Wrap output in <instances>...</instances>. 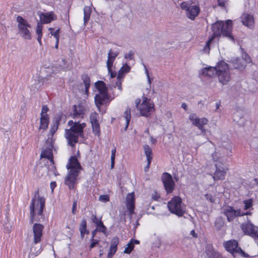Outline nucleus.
I'll use <instances>...</instances> for the list:
<instances>
[{
    "instance_id": "obj_53",
    "label": "nucleus",
    "mask_w": 258,
    "mask_h": 258,
    "mask_svg": "<svg viewBox=\"0 0 258 258\" xmlns=\"http://www.w3.org/2000/svg\"><path fill=\"white\" fill-rule=\"evenodd\" d=\"M121 80L122 79H117V81H116V82L115 83L116 87H117L118 88V89L120 90H122Z\"/></svg>"
},
{
    "instance_id": "obj_12",
    "label": "nucleus",
    "mask_w": 258,
    "mask_h": 258,
    "mask_svg": "<svg viewBox=\"0 0 258 258\" xmlns=\"http://www.w3.org/2000/svg\"><path fill=\"white\" fill-rule=\"evenodd\" d=\"M223 213L226 216L228 221H232L238 216H243L240 209L235 210L233 207L227 206L223 209Z\"/></svg>"
},
{
    "instance_id": "obj_33",
    "label": "nucleus",
    "mask_w": 258,
    "mask_h": 258,
    "mask_svg": "<svg viewBox=\"0 0 258 258\" xmlns=\"http://www.w3.org/2000/svg\"><path fill=\"white\" fill-rule=\"evenodd\" d=\"M215 227L216 230H220L223 227L224 224V219L222 217H219L216 218L215 221Z\"/></svg>"
},
{
    "instance_id": "obj_64",
    "label": "nucleus",
    "mask_w": 258,
    "mask_h": 258,
    "mask_svg": "<svg viewBox=\"0 0 258 258\" xmlns=\"http://www.w3.org/2000/svg\"><path fill=\"white\" fill-rule=\"evenodd\" d=\"M181 107L184 109L185 110H186L187 109V106L185 103H183L181 104Z\"/></svg>"
},
{
    "instance_id": "obj_47",
    "label": "nucleus",
    "mask_w": 258,
    "mask_h": 258,
    "mask_svg": "<svg viewBox=\"0 0 258 258\" xmlns=\"http://www.w3.org/2000/svg\"><path fill=\"white\" fill-rule=\"evenodd\" d=\"M62 117V113H60L58 114H57L54 118V124H56V125H58L60 120H61Z\"/></svg>"
},
{
    "instance_id": "obj_32",
    "label": "nucleus",
    "mask_w": 258,
    "mask_h": 258,
    "mask_svg": "<svg viewBox=\"0 0 258 258\" xmlns=\"http://www.w3.org/2000/svg\"><path fill=\"white\" fill-rule=\"evenodd\" d=\"M87 229V221L86 220L84 219L82 220L79 227V230L80 232L81 237L82 239L84 237V235Z\"/></svg>"
},
{
    "instance_id": "obj_15",
    "label": "nucleus",
    "mask_w": 258,
    "mask_h": 258,
    "mask_svg": "<svg viewBox=\"0 0 258 258\" xmlns=\"http://www.w3.org/2000/svg\"><path fill=\"white\" fill-rule=\"evenodd\" d=\"M94 101L96 106L99 108L100 106L109 102V96L108 94H97L94 97Z\"/></svg>"
},
{
    "instance_id": "obj_4",
    "label": "nucleus",
    "mask_w": 258,
    "mask_h": 258,
    "mask_svg": "<svg viewBox=\"0 0 258 258\" xmlns=\"http://www.w3.org/2000/svg\"><path fill=\"white\" fill-rule=\"evenodd\" d=\"M45 199L44 197H41L39 190H37L34 193L30 205V222H41V219H43V209L45 208Z\"/></svg>"
},
{
    "instance_id": "obj_24",
    "label": "nucleus",
    "mask_w": 258,
    "mask_h": 258,
    "mask_svg": "<svg viewBox=\"0 0 258 258\" xmlns=\"http://www.w3.org/2000/svg\"><path fill=\"white\" fill-rule=\"evenodd\" d=\"M118 243L119 239L118 237H114L112 238L109 251L108 253L107 258H112L113 255L115 254L117 250V246Z\"/></svg>"
},
{
    "instance_id": "obj_42",
    "label": "nucleus",
    "mask_w": 258,
    "mask_h": 258,
    "mask_svg": "<svg viewBox=\"0 0 258 258\" xmlns=\"http://www.w3.org/2000/svg\"><path fill=\"white\" fill-rule=\"evenodd\" d=\"M244 210H247L252 206V201L251 199H249L244 201Z\"/></svg>"
},
{
    "instance_id": "obj_40",
    "label": "nucleus",
    "mask_w": 258,
    "mask_h": 258,
    "mask_svg": "<svg viewBox=\"0 0 258 258\" xmlns=\"http://www.w3.org/2000/svg\"><path fill=\"white\" fill-rule=\"evenodd\" d=\"M58 125H56V124L54 123V124L51 126L50 133L48 135V138H52V139H53V136L54 134L55 133V132L57 131Z\"/></svg>"
},
{
    "instance_id": "obj_25",
    "label": "nucleus",
    "mask_w": 258,
    "mask_h": 258,
    "mask_svg": "<svg viewBox=\"0 0 258 258\" xmlns=\"http://www.w3.org/2000/svg\"><path fill=\"white\" fill-rule=\"evenodd\" d=\"M200 9L198 7L192 6L188 8V11L186 12V16L189 19L194 20L198 15Z\"/></svg>"
},
{
    "instance_id": "obj_31",
    "label": "nucleus",
    "mask_w": 258,
    "mask_h": 258,
    "mask_svg": "<svg viewBox=\"0 0 258 258\" xmlns=\"http://www.w3.org/2000/svg\"><path fill=\"white\" fill-rule=\"evenodd\" d=\"M48 123L49 117L41 116L39 130H42L43 131L45 130L48 127Z\"/></svg>"
},
{
    "instance_id": "obj_41",
    "label": "nucleus",
    "mask_w": 258,
    "mask_h": 258,
    "mask_svg": "<svg viewBox=\"0 0 258 258\" xmlns=\"http://www.w3.org/2000/svg\"><path fill=\"white\" fill-rule=\"evenodd\" d=\"M49 31H50V34L53 36L55 39H59V29H57L56 30H55L54 29L52 28H49Z\"/></svg>"
},
{
    "instance_id": "obj_50",
    "label": "nucleus",
    "mask_w": 258,
    "mask_h": 258,
    "mask_svg": "<svg viewBox=\"0 0 258 258\" xmlns=\"http://www.w3.org/2000/svg\"><path fill=\"white\" fill-rule=\"evenodd\" d=\"M205 197L207 200L210 201L211 203L215 202V199L211 194H207L205 195Z\"/></svg>"
},
{
    "instance_id": "obj_1",
    "label": "nucleus",
    "mask_w": 258,
    "mask_h": 258,
    "mask_svg": "<svg viewBox=\"0 0 258 258\" xmlns=\"http://www.w3.org/2000/svg\"><path fill=\"white\" fill-rule=\"evenodd\" d=\"M53 143V139L48 138L42 148L40 154V166L37 167V169L38 170V176L39 177L58 175L53 160L52 153Z\"/></svg>"
},
{
    "instance_id": "obj_36",
    "label": "nucleus",
    "mask_w": 258,
    "mask_h": 258,
    "mask_svg": "<svg viewBox=\"0 0 258 258\" xmlns=\"http://www.w3.org/2000/svg\"><path fill=\"white\" fill-rule=\"evenodd\" d=\"M235 257L236 256V254H239L240 256L244 257H249V255L245 253L240 247L237 248L236 250H235Z\"/></svg>"
},
{
    "instance_id": "obj_3",
    "label": "nucleus",
    "mask_w": 258,
    "mask_h": 258,
    "mask_svg": "<svg viewBox=\"0 0 258 258\" xmlns=\"http://www.w3.org/2000/svg\"><path fill=\"white\" fill-rule=\"evenodd\" d=\"M202 73L210 78L218 76L219 82L223 85L227 84L230 80L228 64L224 61L219 62L215 67L203 69Z\"/></svg>"
},
{
    "instance_id": "obj_6",
    "label": "nucleus",
    "mask_w": 258,
    "mask_h": 258,
    "mask_svg": "<svg viewBox=\"0 0 258 258\" xmlns=\"http://www.w3.org/2000/svg\"><path fill=\"white\" fill-rule=\"evenodd\" d=\"M68 125L70 126L68 129H66V138L68 140V144L70 146L74 147L75 144L78 143L77 135L81 130H84L86 126L85 123H80V121H73L70 120Z\"/></svg>"
},
{
    "instance_id": "obj_63",
    "label": "nucleus",
    "mask_w": 258,
    "mask_h": 258,
    "mask_svg": "<svg viewBox=\"0 0 258 258\" xmlns=\"http://www.w3.org/2000/svg\"><path fill=\"white\" fill-rule=\"evenodd\" d=\"M140 102H141V100L140 99H137L135 101V103H136V106L137 108H140V106H139V104L140 103Z\"/></svg>"
},
{
    "instance_id": "obj_29",
    "label": "nucleus",
    "mask_w": 258,
    "mask_h": 258,
    "mask_svg": "<svg viewBox=\"0 0 258 258\" xmlns=\"http://www.w3.org/2000/svg\"><path fill=\"white\" fill-rule=\"evenodd\" d=\"M232 62L234 69L241 70L244 69L245 66L244 60L243 59L237 58L234 59Z\"/></svg>"
},
{
    "instance_id": "obj_8",
    "label": "nucleus",
    "mask_w": 258,
    "mask_h": 258,
    "mask_svg": "<svg viewBox=\"0 0 258 258\" xmlns=\"http://www.w3.org/2000/svg\"><path fill=\"white\" fill-rule=\"evenodd\" d=\"M182 200L178 196H175L168 202L169 211L178 217H181L185 213V210L181 207Z\"/></svg>"
},
{
    "instance_id": "obj_22",
    "label": "nucleus",
    "mask_w": 258,
    "mask_h": 258,
    "mask_svg": "<svg viewBox=\"0 0 258 258\" xmlns=\"http://www.w3.org/2000/svg\"><path fill=\"white\" fill-rule=\"evenodd\" d=\"M241 21L242 24L249 28L253 26L254 20L253 17L248 14H243L241 17Z\"/></svg>"
},
{
    "instance_id": "obj_9",
    "label": "nucleus",
    "mask_w": 258,
    "mask_h": 258,
    "mask_svg": "<svg viewBox=\"0 0 258 258\" xmlns=\"http://www.w3.org/2000/svg\"><path fill=\"white\" fill-rule=\"evenodd\" d=\"M16 20L18 22V29L20 35L25 39H31V35L29 30V28L31 27V25L20 16H17Z\"/></svg>"
},
{
    "instance_id": "obj_11",
    "label": "nucleus",
    "mask_w": 258,
    "mask_h": 258,
    "mask_svg": "<svg viewBox=\"0 0 258 258\" xmlns=\"http://www.w3.org/2000/svg\"><path fill=\"white\" fill-rule=\"evenodd\" d=\"M150 100L147 97L143 99L142 103L140 105V111L142 116L148 117L150 113L154 111V104L150 102Z\"/></svg>"
},
{
    "instance_id": "obj_44",
    "label": "nucleus",
    "mask_w": 258,
    "mask_h": 258,
    "mask_svg": "<svg viewBox=\"0 0 258 258\" xmlns=\"http://www.w3.org/2000/svg\"><path fill=\"white\" fill-rule=\"evenodd\" d=\"M48 111V108L46 105H43L42 107V110L41 113V116L48 117V115L47 112Z\"/></svg>"
},
{
    "instance_id": "obj_14",
    "label": "nucleus",
    "mask_w": 258,
    "mask_h": 258,
    "mask_svg": "<svg viewBox=\"0 0 258 258\" xmlns=\"http://www.w3.org/2000/svg\"><path fill=\"white\" fill-rule=\"evenodd\" d=\"M135 197L134 193H130L127 194L126 197V207L128 211V215L130 218H132V215L134 214V210L135 208Z\"/></svg>"
},
{
    "instance_id": "obj_60",
    "label": "nucleus",
    "mask_w": 258,
    "mask_h": 258,
    "mask_svg": "<svg viewBox=\"0 0 258 258\" xmlns=\"http://www.w3.org/2000/svg\"><path fill=\"white\" fill-rule=\"evenodd\" d=\"M244 56L245 57L244 59L245 61H246V62L250 61L251 58L247 53L245 54Z\"/></svg>"
},
{
    "instance_id": "obj_58",
    "label": "nucleus",
    "mask_w": 258,
    "mask_h": 258,
    "mask_svg": "<svg viewBox=\"0 0 258 258\" xmlns=\"http://www.w3.org/2000/svg\"><path fill=\"white\" fill-rule=\"evenodd\" d=\"M148 163L146 166L145 167L144 170L145 172H147L148 171L149 168H150V166L151 163V160H147Z\"/></svg>"
},
{
    "instance_id": "obj_37",
    "label": "nucleus",
    "mask_w": 258,
    "mask_h": 258,
    "mask_svg": "<svg viewBox=\"0 0 258 258\" xmlns=\"http://www.w3.org/2000/svg\"><path fill=\"white\" fill-rule=\"evenodd\" d=\"M42 29L43 26L42 24L40 22H38L36 27V34H37L38 37H42Z\"/></svg>"
},
{
    "instance_id": "obj_46",
    "label": "nucleus",
    "mask_w": 258,
    "mask_h": 258,
    "mask_svg": "<svg viewBox=\"0 0 258 258\" xmlns=\"http://www.w3.org/2000/svg\"><path fill=\"white\" fill-rule=\"evenodd\" d=\"M99 199L100 201L105 203L109 201V196L106 195H101L99 197Z\"/></svg>"
},
{
    "instance_id": "obj_34",
    "label": "nucleus",
    "mask_w": 258,
    "mask_h": 258,
    "mask_svg": "<svg viewBox=\"0 0 258 258\" xmlns=\"http://www.w3.org/2000/svg\"><path fill=\"white\" fill-rule=\"evenodd\" d=\"M144 150L145 151V155L147 157V160H151L153 158L152 156V151L151 149L150 148V147L147 145H145L144 146Z\"/></svg>"
},
{
    "instance_id": "obj_55",
    "label": "nucleus",
    "mask_w": 258,
    "mask_h": 258,
    "mask_svg": "<svg viewBox=\"0 0 258 258\" xmlns=\"http://www.w3.org/2000/svg\"><path fill=\"white\" fill-rule=\"evenodd\" d=\"M77 209V201H75L73 202V208H72V213L73 214H75Z\"/></svg>"
},
{
    "instance_id": "obj_26",
    "label": "nucleus",
    "mask_w": 258,
    "mask_h": 258,
    "mask_svg": "<svg viewBox=\"0 0 258 258\" xmlns=\"http://www.w3.org/2000/svg\"><path fill=\"white\" fill-rule=\"evenodd\" d=\"M95 86L99 91L98 94H108V88L103 81H98L95 83Z\"/></svg>"
},
{
    "instance_id": "obj_56",
    "label": "nucleus",
    "mask_w": 258,
    "mask_h": 258,
    "mask_svg": "<svg viewBox=\"0 0 258 258\" xmlns=\"http://www.w3.org/2000/svg\"><path fill=\"white\" fill-rule=\"evenodd\" d=\"M115 153H116V148L114 147L111 151V159L115 160Z\"/></svg>"
},
{
    "instance_id": "obj_35",
    "label": "nucleus",
    "mask_w": 258,
    "mask_h": 258,
    "mask_svg": "<svg viewBox=\"0 0 258 258\" xmlns=\"http://www.w3.org/2000/svg\"><path fill=\"white\" fill-rule=\"evenodd\" d=\"M124 117L126 119V125H125L124 130H126V129L128 127V124H129V123L130 121L131 117L130 108L127 107L125 111L124 112Z\"/></svg>"
},
{
    "instance_id": "obj_39",
    "label": "nucleus",
    "mask_w": 258,
    "mask_h": 258,
    "mask_svg": "<svg viewBox=\"0 0 258 258\" xmlns=\"http://www.w3.org/2000/svg\"><path fill=\"white\" fill-rule=\"evenodd\" d=\"M92 131L94 134L99 136L100 135V125L99 124L92 125Z\"/></svg>"
},
{
    "instance_id": "obj_43",
    "label": "nucleus",
    "mask_w": 258,
    "mask_h": 258,
    "mask_svg": "<svg viewBox=\"0 0 258 258\" xmlns=\"http://www.w3.org/2000/svg\"><path fill=\"white\" fill-rule=\"evenodd\" d=\"M90 242H91V243L89 246L90 250H91V249H92L96 246H99V240H98L97 239H95L94 238H91Z\"/></svg>"
},
{
    "instance_id": "obj_59",
    "label": "nucleus",
    "mask_w": 258,
    "mask_h": 258,
    "mask_svg": "<svg viewBox=\"0 0 258 258\" xmlns=\"http://www.w3.org/2000/svg\"><path fill=\"white\" fill-rule=\"evenodd\" d=\"M56 184L55 181H52L50 183V188L51 189L52 191H53L54 188L56 187Z\"/></svg>"
},
{
    "instance_id": "obj_20",
    "label": "nucleus",
    "mask_w": 258,
    "mask_h": 258,
    "mask_svg": "<svg viewBox=\"0 0 258 258\" xmlns=\"http://www.w3.org/2000/svg\"><path fill=\"white\" fill-rule=\"evenodd\" d=\"M85 113L84 107L79 104L78 105H74L73 106V113L72 116L75 117H83Z\"/></svg>"
},
{
    "instance_id": "obj_2",
    "label": "nucleus",
    "mask_w": 258,
    "mask_h": 258,
    "mask_svg": "<svg viewBox=\"0 0 258 258\" xmlns=\"http://www.w3.org/2000/svg\"><path fill=\"white\" fill-rule=\"evenodd\" d=\"M233 26L232 22L230 20L217 21L212 25L211 29L213 32L212 36L206 42L203 51L205 53H209L210 50V44L215 38H219L221 36L227 37L233 42H235V39L232 35Z\"/></svg>"
},
{
    "instance_id": "obj_62",
    "label": "nucleus",
    "mask_w": 258,
    "mask_h": 258,
    "mask_svg": "<svg viewBox=\"0 0 258 258\" xmlns=\"http://www.w3.org/2000/svg\"><path fill=\"white\" fill-rule=\"evenodd\" d=\"M130 242H132L134 245L135 244H138L140 243L139 240L133 239H131Z\"/></svg>"
},
{
    "instance_id": "obj_45",
    "label": "nucleus",
    "mask_w": 258,
    "mask_h": 258,
    "mask_svg": "<svg viewBox=\"0 0 258 258\" xmlns=\"http://www.w3.org/2000/svg\"><path fill=\"white\" fill-rule=\"evenodd\" d=\"M90 122L91 123V125H95L98 123V121L97 119L96 115H91L90 117Z\"/></svg>"
},
{
    "instance_id": "obj_27",
    "label": "nucleus",
    "mask_w": 258,
    "mask_h": 258,
    "mask_svg": "<svg viewBox=\"0 0 258 258\" xmlns=\"http://www.w3.org/2000/svg\"><path fill=\"white\" fill-rule=\"evenodd\" d=\"M81 79L85 85L84 93L87 96L89 94V89L90 86V79L88 75L86 74H84L81 76Z\"/></svg>"
},
{
    "instance_id": "obj_30",
    "label": "nucleus",
    "mask_w": 258,
    "mask_h": 258,
    "mask_svg": "<svg viewBox=\"0 0 258 258\" xmlns=\"http://www.w3.org/2000/svg\"><path fill=\"white\" fill-rule=\"evenodd\" d=\"M92 13V9L90 7L86 6L84 8V24L85 26L88 23L90 20Z\"/></svg>"
},
{
    "instance_id": "obj_17",
    "label": "nucleus",
    "mask_w": 258,
    "mask_h": 258,
    "mask_svg": "<svg viewBox=\"0 0 258 258\" xmlns=\"http://www.w3.org/2000/svg\"><path fill=\"white\" fill-rule=\"evenodd\" d=\"M91 219L92 222L96 224V228L99 229V232L107 235V228L104 225L101 218L99 219L96 215L92 214Z\"/></svg>"
},
{
    "instance_id": "obj_10",
    "label": "nucleus",
    "mask_w": 258,
    "mask_h": 258,
    "mask_svg": "<svg viewBox=\"0 0 258 258\" xmlns=\"http://www.w3.org/2000/svg\"><path fill=\"white\" fill-rule=\"evenodd\" d=\"M161 180L166 192L168 194L172 193L175 189V183L171 175L167 172L163 173Z\"/></svg>"
},
{
    "instance_id": "obj_49",
    "label": "nucleus",
    "mask_w": 258,
    "mask_h": 258,
    "mask_svg": "<svg viewBox=\"0 0 258 258\" xmlns=\"http://www.w3.org/2000/svg\"><path fill=\"white\" fill-rule=\"evenodd\" d=\"M134 52L133 51L131 50L129 51L128 53L125 54L124 55V57L126 59L128 58L130 60H132L134 58Z\"/></svg>"
},
{
    "instance_id": "obj_52",
    "label": "nucleus",
    "mask_w": 258,
    "mask_h": 258,
    "mask_svg": "<svg viewBox=\"0 0 258 258\" xmlns=\"http://www.w3.org/2000/svg\"><path fill=\"white\" fill-rule=\"evenodd\" d=\"M77 137L78 142H79V137H80L82 139H85V136L84 134V130H81L79 133L76 135Z\"/></svg>"
},
{
    "instance_id": "obj_21",
    "label": "nucleus",
    "mask_w": 258,
    "mask_h": 258,
    "mask_svg": "<svg viewBox=\"0 0 258 258\" xmlns=\"http://www.w3.org/2000/svg\"><path fill=\"white\" fill-rule=\"evenodd\" d=\"M216 171L213 176L214 180H224L225 179L226 171L225 170L224 168L218 167L217 164L216 165Z\"/></svg>"
},
{
    "instance_id": "obj_61",
    "label": "nucleus",
    "mask_w": 258,
    "mask_h": 258,
    "mask_svg": "<svg viewBox=\"0 0 258 258\" xmlns=\"http://www.w3.org/2000/svg\"><path fill=\"white\" fill-rule=\"evenodd\" d=\"M190 234L194 237V238H198V235L197 233H196L195 231L194 230H192L190 231Z\"/></svg>"
},
{
    "instance_id": "obj_48",
    "label": "nucleus",
    "mask_w": 258,
    "mask_h": 258,
    "mask_svg": "<svg viewBox=\"0 0 258 258\" xmlns=\"http://www.w3.org/2000/svg\"><path fill=\"white\" fill-rule=\"evenodd\" d=\"M190 6H189L188 4L186 2H182L180 5V8L181 9L183 10H186V12L188 11V8H189Z\"/></svg>"
},
{
    "instance_id": "obj_13",
    "label": "nucleus",
    "mask_w": 258,
    "mask_h": 258,
    "mask_svg": "<svg viewBox=\"0 0 258 258\" xmlns=\"http://www.w3.org/2000/svg\"><path fill=\"white\" fill-rule=\"evenodd\" d=\"M241 228L245 234L250 236L255 240H258V230L252 224L249 222L242 224Z\"/></svg>"
},
{
    "instance_id": "obj_7",
    "label": "nucleus",
    "mask_w": 258,
    "mask_h": 258,
    "mask_svg": "<svg viewBox=\"0 0 258 258\" xmlns=\"http://www.w3.org/2000/svg\"><path fill=\"white\" fill-rule=\"evenodd\" d=\"M44 226L43 225L35 223L33 226V241L31 244L30 252L34 255H37L42 251L40 244L43 235Z\"/></svg>"
},
{
    "instance_id": "obj_28",
    "label": "nucleus",
    "mask_w": 258,
    "mask_h": 258,
    "mask_svg": "<svg viewBox=\"0 0 258 258\" xmlns=\"http://www.w3.org/2000/svg\"><path fill=\"white\" fill-rule=\"evenodd\" d=\"M130 70L131 67L127 63L123 64L118 71L117 79H122L124 75L128 73Z\"/></svg>"
},
{
    "instance_id": "obj_5",
    "label": "nucleus",
    "mask_w": 258,
    "mask_h": 258,
    "mask_svg": "<svg viewBox=\"0 0 258 258\" xmlns=\"http://www.w3.org/2000/svg\"><path fill=\"white\" fill-rule=\"evenodd\" d=\"M66 167L69 170V172L66 177V181H67L69 188L72 189L76 183L80 171L82 170L83 168L75 156H72L70 158Z\"/></svg>"
},
{
    "instance_id": "obj_54",
    "label": "nucleus",
    "mask_w": 258,
    "mask_h": 258,
    "mask_svg": "<svg viewBox=\"0 0 258 258\" xmlns=\"http://www.w3.org/2000/svg\"><path fill=\"white\" fill-rule=\"evenodd\" d=\"M112 67H110V70L108 69V73L110 75L111 78H114L116 76V73L115 72H113L112 71Z\"/></svg>"
},
{
    "instance_id": "obj_57",
    "label": "nucleus",
    "mask_w": 258,
    "mask_h": 258,
    "mask_svg": "<svg viewBox=\"0 0 258 258\" xmlns=\"http://www.w3.org/2000/svg\"><path fill=\"white\" fill-rule=\"evenodd\" d=\"M97 231L99 232V229L96 228L92 232V237L91 238H94Z\"/></svg>"
},
{
    "instance_id": "obj_19",
    "label": "nucleus",
    "mask_w": 258,
    "mask_h": 258,
    "mask_svg": "<svg viewBox=\"0 0 258 258\" xmlns=\"http://www.w3.org/2000/svg\"><path fill=\"white\" fill-rule=\"evenodd\" d=\"M225 249L235 257V251L238 246V242L235 240H230L224 243Z\"/></svg>"
},
{
    "instance_id": "obj_23",
    "label": "nucleus",
    "mask_w": 258,
    "mask_h": 258,
    "mask_svg": "<svg viewBox=\"0 0 258 258\" xmlns=\"http://www.w3.org/2000/svg\"><path fill=\"white\" fill-rule=\"evenodd\" d=\"M119 53V52L118 51L114 52L111 49L109 50L108 53V59L106 62L107 69L110 70V67L113 66L114 61Z\"/></svg>"
},
{
    "instance_id": "obj_38",
    "label": "nucleus",
    "mask_w": 258,
    "mask_h": 258,
    "mask_svg": "<svg viewBox=\"0 0 258 258\" xmlns=\"http://www.w3.org/2000/svg\"><path fill=\"white\" fill-rule=\"evenodd\" d=\"M134 248V245L133 244L132 242H130L127 244V246L125 248L124 253L130 254Z\"/></svg>"
},
{
    "instance_id": "obj_51",
    "label": "nucleus",
    "mask_w": 258,
    "mask_h": 258,
    "mask_svg": "<svg viewBox=\"0 0 258 258\" xmlns=\"http://www.w3.org/2000/svg\"><path fill=\"white\" fill-rule=\"evenodd\" d=\"M217 2L218 6L222 8H225V3L227 2V0H217Z\"/></svg>"
},
{
    "instance_id": "obj_18",
    "label": "nucleus",
    "mask_w": 258,
    "mask_h": 258,
    "mask_svg": "<svg viewBox=\"0 0 258 258\" xmlns=\"http://www.w3.org/2000/svg\"><path fill=\"white\" fill-rule=\"evenodd\" d=\"M40 23L42 24H48L54 20V15L53 12L41 13L39 15Z\"/></svg>"
},
{
    "instance_id": "obj_16",
    "label": "nucleus",
    "mask_w": 258,
    "mask_h": 258,
    "mask_svg": "<svg viewBox=\"0 0 258 258\" xmlns=\"http://www.w3.org/2000/svg\"><path fill=\"white\" fill-rule=\"evenodd\" d=\"M189 119L191 121L192 123L197 126L202 133H205L206 131L203 127V125L207 124L208 123V119L206 118H194V115H190Z\"/></svg>"
}]
</instances>
